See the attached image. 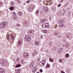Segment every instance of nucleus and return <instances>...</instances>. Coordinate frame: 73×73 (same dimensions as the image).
Listing matches in <instances>:
<instances>
[{"instance_id": "obj_1", "label": "nucleus", "mask_w": 73, "mask_h": 73, "mask_svg": "<svg viewBox=\"0 0 73 73\" xmlns=\"http://www.w3.org/2000/svg\"><path fill=\"white\" fill-rule=\"evenodd\" d=\"M10 35L11 36V40L13 42L14 41V40H15V36L13 34H11L10 35L9 34H7V39L8 40H11V37H10Z\"/></svg>"}, {"instance_id": "obj_2", "label": "nucleus", "mask_w": 73, "mask_h": 73, "mask_svg": "<svg viewBox=\"0 0 73 73\" xmlns=\"http://www.w3.org/2000/svg\"><path fill=\"white\" fill-rule=\"evenodd\" d=\"M8 25V23L6 21H3L0 24V27L1 28H4L5 27Z\"/></svg>"}, {"instance_id": "obj_3", "label": "nucleus", "mask_w": 73, "mask_h": 73, "mask_svg": "<svg viewBox=\"0 0 73 73\" xmlns=\"http://www.w3.org/2000/svg\"><path fill=\"white\" fill-rule=\"evenodd\" d=\"M0 62L1 63V65L2 66H4L7 64V62L3 58H1L0 60Z\"/></svg>"}, {"instance_id": "obj_4", "label": "nucleus", "mask_w": 73, "mask_h": 73, "mask_svg": "<svg viewBox=\"0 0 73 73\" xmlns=\"http://www.w3.org/2000/svg\"><path fill=\"white\" fill-rule=\"evenodd\" d=\"M45 62H46V60L43 59L39 62V65L40 66H43L45 65Z\"/></svg>"}, {"instance_id": "obj_5", "label": "nucleus", "mask_w": 73, "mask_h": 73, "mask_svg": "<svg viewBox=\"0 0 73 73\" xmlns=\"http://www.w3.org/2000/svg\"><path fill=\"white\" fill-rule=\"evenodd\" d=\"M25 40L26 41H30L31 40V37L29 35H27L25 36Z\"/></svg>"}, {"instance_id": "obj_6", "label": "nucleus", "mask_w": 73, "mask_h": 73, "mask_svg": "<svg viewBox=\"0 0 73 73\" xmlns=\"http://www.w3.org/2000/svg\"><path fill=\"white\" fill-rule=\"evenodd\" d=\"M42 26L43 28H50V26L48 25V23H47L43 24Z\"/></svg>"}, {"instance_id": "obj_7", "label": "nucleus", "mask_w": 73, "mask_h": 73, "mask_svg": "<svg viewBox=\"0 0 73 73\" xmlns=\"http://www.w3.org/2000/svg\"><path fill=\"white\" fill-rule=\"evenodd\" d=\"M23 38H21L20 39H19L18 41V43H17V46H19V45H21V44L23 42Z\"/></svg>"}, {"instance_id": "obj_8", "label": "nucleus", "mask_w": 73, "mask_h": 73, "mask_svg": "<svg viewBox=\"0 0 73 73\" xmlns=\"http://www.w3.org/2000/svg\"><path fill=\"white\" fill-rule=\"evenodd\" d=\"M37 67L36 66H35L31 69V70L33 73H35L37 71Z\"/></svg>"}, {"instance_id": "obj_9", "label": "nucleus", "mask_w": 73, "mask_h": 73, "mask_svg": "<svg viewBox=\"0 0 73 73\" xmlns=\"http://www.w3.org/2000/svg\"><path fill=\"white\" fill-rule=\"evenodd\" d=\"M38 54V52L37 51H34V52L33 54V56H37V55Z\"/></svg>"}, {"instance_id": "obj_10", "label": "nucleus", "mask_w": 73, "mask_h": 73, "mask_svg": "<svg viewBox=\"0 0 73 73\" xmlns=\"http://www.w3.org/2000/svg\"><path fill=\"white\" fill-rule=\"evenodd\" d=\"M64 22V21L63 19H60L58 21V23L59 24H61Z\"/></svg>"}, {"instance_id": "obj_11", "label": "nucleus", "mask_w": 73, "mask_h": 73, "mask_svg": "<svg viewBox=\"0 0 73 73\" xmlns=\"http://www.w3.org/2000/svg\"><path fill=\"white\" fill-rule=\"evenodd\" d=\"M35 65V61H33L30 64V68H32Z\"/></svg>"}, {"instance_id": "obj_12", "label": "nucleus", "mask_w": 73, "mask_h": 73, "mask_svg": "<svg viewBox=\"0 0 73 73\" xmlns=\"http://www.w3.org/2000/svg\"><path fill=\"white\" fill-rule=\"evenodd\" d=\"M44 10L45 12H48V8L46 7H44Z\"/></svg>"}, {"instance_id": "obj_13", "label": "nucleus", "mask_w": 73, "mask_h": 73, "mask_svg": "<svg viewBox=\"0 0 73 73\" xmlns=\"http://www.w3.org/2000/svg\"><path fill=\"white\" fill-rule=\"evenodd\" d=\"M58 13L59 15H62V16H64V15H65V13H62L61 11L60 10L58 12Z\"/></svg>"}, {"instance_id": "obj_14", "label": "nucleus", "mask_w": 73, "mask_h": 73, "mask_svg": "<svg viewBox=\"0 0 73 73\" xmlns=\"http://www.w3.org/2000/svg\"><path fill=\"white\" fill-rule=\"evenodd\" d=\"M70 46V44H69V43L68 42H66L65 44V47L66 48H69Z\"/></svg>"}, {"instance_id": "obj_15", "label": "nucleus", "mask_w": 73, "mask_h": 73, "mask_svg": "<svg viewBox=\"0 0 73 73\" xmlns=\"http://www.w3.org/2000/svg\"><path fill=\"white\" fill-rule=\"evenodd\" d=\"M24 56L25 57V58H27L29 56V54H28V53L25 52L24 54Z\"/></svg>"}, {"instance_id": "obj_16", "label": "nucleus", "mask_w": 73, "mask_h": 73, "mask_svg": "<svg viewBox=\"0 0 73 73\" xmlns=\"http://www.w3.org/2000/svg\"><path fill=\"white\" fill-rule=\"evenodd\" d=\"M71 36L72 35H71V34H70V33H68L67 35V37L68 38H70Z\"/></svg>"}, {"instance_id": "obj_17", "label": "nucleus", "mask_w": 73, "mask_h": 73, "mask_svg": "<svg viewBox=\"0 0 73 73\" xmlns=\"http://www.w3.org/2000/svg\"><path fill=\"white\" fill-rule=\"evenodd\" d=\"M53 32H54L53 33V34H54V35H58V32H57V31H55V30H54L53 31Z\"/></svg>"}, {"instance_id": "obj_18", "label": "nucleus", "mask_w": 73, "mask_h": 73, "mask_svg": "<svg viewBox=\"0 0 73 73\" xmlns=\"http://www.w3.org/2000/svg\"><path fill=\"white\" fill-rule=\"evenodd\" d=\"M0 72L1 73H4L5 72V70H4V69L1 68L0 69Z\"/></svg>"}, {"instance_id": "obj_19", "label": "nucleus", "mask_w": 73, "mask_h": 73, "mask_svg": "<svg viewBox=\"0 0 73 73\" xmlns=\"http://www.w3.org/2000/svg\"><path fill=\"white\" fill-rule=\"evenodd\" d=\"M35 44L36 46H38L39 45V42L38 41H36L35 42Z\"/></svg>"}, {"instance_id": "obj_20", "label": "nucleus", "mask_w": 73, "mask_h": 73, "mask_svg": "<svg viewBox=\"0 0 73 73\" xmlns=\"http://www.w3.org/2000/svg\"><path fill=\"white\" fill-rule=\"evenodd\" d=\"M21 69H19L17 70H16L15 71H16V73H20L21 72Z\"/></svg>"}, {"instance_id": "obj_21", "label": "nucleus", "mask_w": 73, "mask_h": 73, "mask_svg": "<svg viewBox=\"0 0 73 73\" xmlns=\"http://www.w3.org/2000/svg\"><path fill=\"white\" fill-rule=\"evenodd\" d=\"M33 11V6H31L29 8V12H32Z\"/></svg>"}, {"instance_id": "obj_22", "label": "nucleus", "mask_w": 73, "mask_h": 73, "mask_svg": "<svg viewBox=\"0 0 73 73\" xmlns=\"http://www.w3.org/2000/svg\"><path fill=\"white\" fill-rule=\"evenodd\" d=\"M58 26L59 27H64L65 26V24L62 23L60 24Z\"/></svg>"}, {"instance_id": "obj_23", "label": "nucleus", "mask_w": 73, "mask_h": 73, "mask_svg": "<svg viewBox=\"0 0 73 73\" xmlns=\"http://www.w3.org/2000/svg\"><path fill=\"white\" fill-rule=\"evenodd\" d=\"M34 32L35 31H34V30H31L28 31V33L29 34H30V33L33 34V33H34Z\"/></svg>"}, {"instance_id": "obj_24", "label": "nucleus", "mask_w": 73, "mask_h": 73, "mask_svg": "<svg viewBox=\"0 0 73 73\" xmlns=\"http://www.w3.org/2000/svg\"><path fill=\"white\" fill-rule=\"evenodd\" d=\"M48 44L50 46H53V42L52 41H50L49 43Z\"/></svg>"}, {"instance_id": "obj_25", "label": "nucleus", "mask_w": 73, "mask_h": 73, "mask_svg": "<svg viewBox=\"0 0 73 73\" xmlns=\"http://www.w3.org/2000/svg\"><path fill=\"white\" fill-rule=\"evenodd\" d=\"M18 15L20 16H23V13L22 12H19L18 13Z\"/></svg>"}, {"instance_id": "obj_26", "label": "nucleus", "mask_w": 73, "mask_h": 73, "mask_svg": "<svg viewBox=\"0 0 73 73\" xmlns=\"http://www.w3.org/2000/svg\"><path fill=\"white\" fill-rule=\"evenodd\" d=\"M39 13V11L37 9L36 10L35 12V15H36V16H38V14Z\"/></svg>"}, {"instance_id": "obj_27", "label": "nucleus", "mask_w": 73, "mask_h": 73, "mask_svg": "<svg viewBox=\"0 0 73 73\" xmlns=\"http://www.w3.org/2000/svg\"><path fill=\"white\" fill-rule=\"evenodd\" d=\"M49 61H50V62H53L54 61V59H53V58H49Z\"/></svg>"}, {"instance_id": "obj_28", "label": "nucleus", "mask_w": 73, "mask_h": 73, "mask_svg": "<svg viewBox=\"0 0 73 73\" xmlns=\"http://www.w3.org/2000/svg\"><path fill=\"white\" fill-rule=\"evenodd\" d=\"M59 52H62L63 50V48H59L58 50Z\"/></svg>"}, {"instance_id": "obj_29", "label": "nucleus", "mask_w": 73, "mask_h": 73, "mask_svg": "<svg viewBox=\"0 0 73 73\" xmlns=\"http://www.w3.org/2000/svg\"><path fill=\"white\" fill-rule=\"evenodd\" d=\"M21 63L22 64H25V60L24 59H22L21 60Z\"/></svg>"}, {"instance_id": "obj_30", "label": "nucleus", "mask_w": 73, "mask_h": 73, "mask_svg": "<svg viewBox=\"0 0 73 73\" xmlns=\"http://www.w3.org/2000/svg\"><path fill=\"white\" fill-rule=\"evenodd\" d=\"M15 9V8H14V7L13 6L11 7L10 8V9L11 10V11H13V10Z\"/></svg>"}, {"instance_id": "obj_31", "label": "nucleus", "mask_w": 73, "mask_h": 73, "mask_svg": "<svg viewBox=\"0 0 73 73\" xmlns=\"http://www.w3.org/2000/svg\"><path fill=\"white\" fill-rule=\"evenodd\" d=\"M45 21V19H42L41 21V23H44Z\"/></svg>"}, {"instance_id": "obj_32", "label": "nucleus", "mask_w": 73, "mask_h": 73, "mask_svg": "<svg viewBox=\"0 0 73 73\" xmlns=\"http://www.w3.org/2000/svg\"><path fill=\"white\" fill-rule=\"evenodd\" d=\"M50 68V64H47L46 68Z\"/></svg>"}, {"instance_id": "obj_33", "label": "nucleus", "mask_w": 73, "mask_h": 73, "mask_svg": "<svg viewBox=\"0 0 73 73\" xmlns=\"http://www.w3.org/2000/svg\"><path fill=\"white\" fill-rule=\"evenodd\" d=\"M21 66V65H20V64H18L16 66V67L17 68H19V67H20Z\"/></svg>"}, {"instance_id": "obj_34", "label": "nucleus", "mask_w": 73, "mask_h": 73, "mask_svg": "<svg viewBox=\"0 0 73 73\" xmlns=\"http://www.w3.org/2000/svg\"><path fill=\"white\" fill-rule=\"evenodd\" d=\"M69 56V54H67L65 55V57L66 58H68Z\"/></svg>"}, {"instance_id": "obj_35", "label": "nucleus", "mask_w": 73, "mask_h": 73, "mask_svg": "<svg viewBox=\"0 0 73 73\" xmlns=\"http://www.w3.org/2000/svg\"><path fill=\"white\" fill-rule=\"evenodd\" d=\"M20 58L19 57H18L17 58V62H19V61H20Z\"/></svg>"}, {"instance_id": "obj_36", "label": "nucleus", "mask_w": 73, "mask_h": 73, "mask_svg": "<svg viewBox=\"0 0 73 73\" xmlns=\"http://www.w3.org/2000/svg\"><path fill=\"white\" fill-rule=\"evenodd\" d=\"M68 15L69 17H70V16H71V13H70L69 12L68 13Z\"/></svg>"}, {"instance_id": "obj_37", "label": "nucleus", "mask_w": 73, "mask_h": 73, "mask_svg": "<svg viewBox=\"0 0 73 73\" xmlns=\"http://www.w3.org/2000/svg\"><path fill=\"white\" fill-rule=\"evenodd\" d=\"M43 32L44 33H46L47 32V31L46 30H44L43 31Z\"/></svg>"}, {"instance_id": "obj_38", "label": "nucleus", "mask_w": 73, "mask_h": 73, "mask_svg": "<svg viewBox=\"0 0 73 73\" xmlns=\"http://www.w3.org/2000/svg\"><path fill=\"white\" fill-rule=\"evenodd\" d=\"M68 3H65V4L64 6L65 7H67V6H68Z\"/></svg>"}, {"instance_id": "obj_39", "label": "nucleus", "mask_w": 73, "mask_h": 73, "mask_svg": "<svg viewBox=\"0 0 73 73\" xmlns=\"http://www.w3.org/2000/svg\"><path fill=\"white\" fill-rule=\"evenodd\" d=\"M13 14L14 16H16V15H17V13H15V12H13Z\"/></svg>"}, {"instance_id": "obj_40", "label": "nucleus", "mask_w": 73, "mask_h": 73, "mask_svg": "<svg viewBox=\"0 0 73 73\" xmlns=\"http://www.w3.org/2000/svg\"><path fill=\"white\" fill-rule=\"evenodd\" d=\"M16 25L17 27H18L20 26V25L19 23H17Z\"/></svg>"}, {"instance_id": "obj_41", "label": "nucleus", "mask_w": 73, "mask_h": 73, "mask_svg": "<svg viewBox=\"0 0 73 73\" xmlns=\"http://www.w3.org/2000/svg\"><path fill=\"white\" fill-rule=\"evenodd\" d=\"M59 61L60 62H62V60L61 59H59Z\"/></svg>"}, {"instance_id": "obj_42", "label": "nucleus", "mask_w": 73, "mask_h": 73, "mask_svg": "<svg viewBox=\"0 0 73 73\" xmlns=\"http://www.w3.org/2000/svg\"><path fill=\"white\" fill-rule=\"evenodd\" d=\"M17 1L18 3H21V0H17Z\"/></svg>"}, {"instance_id": "obj_43", "label": "nucleus", "mask_w": 73, "mask_h": 73, "mask_svg": "<svg viewBox=\"0 0 73 73\" xmlns=\"http://www.w3.org/2000/svg\"><path fill=\"white\" fill-rule=\"evenodd\" d=\"M58 38H61L62 36L61 35H59L58 36Z\"/></svg>"}, {"instance_id": "obj_44", "label": "nucleus", "mask_w": 73, "mask_h": 73, "mask_svg": "<svg viewBox=\"0 0 73 73\" xmlns=\"http://www.w3.org/2000/svg\"><path fill=\"white\" fill-rule=\"evenodd\" d=\"M11 5H15V3H14V2H12L11 3Z\"/></svg>"}, {"instance_id": "obj_45", "label": "nucleus", "mask_w": 73, "mask_h": 73, "mask_svg": "<svg viewBox=\"0 0 73 73\" xmlns=\"http://www.w3.org/2000/svg\"><path fill=\"white\" fill-rule=\"evenodd\" d=\"M63 42H65V41H66V39H65V38H63Z\"/></svg>"}, {"instance_id": "obj_46", "label": "nucleus", "mask_w": 73, "mask_h": 73, "mask_svg": "<svg viewBox=\"0 0 73 73\" xmlns=\"http://www.w3.org/2000/svg\"><path fill=\"white\" fill-rule=\"evenodd\" d=\"M40 37H41V38H42H42H44L43 35H41Z\"/></svg>"}, {"instance_id": "obj_47", "label": "nucleus", "mask_w": 73, "mask_h": 73, "mask_svg": "<svg viewBox=\"0 0 73 73\" xmlns=\"http://www.w3.org/2000/svg\"><path fill=\"white\" fill-rule=\"evenodd\" d=\"M3 3L2 2H0V5H3Z\"/></svg>"}, {"instance_id": "obj_48", "label": "nucleus", "mask_w": 73, "mask_h": 73, "mask_svg": "<svg viewBox=\"0 0 73 73\" xmlns=\"http://www.w3.org/2000/svg\"><path fill=\"white\" fill-rule=\"evenodd\" d=\"M26 3H30V1L29 0L27 1H26Z\"/></svg>"}, {"instance_id": "obj_49", "label": "nucleus", "mask_w": 73, "mask_h": 73, "mask_svg": "<svg viewBox=\"0 0 73 73\" xmlns=\"http://www.w3.org/2000/svg\"><path fill=\"white\" fill-rule=\"evenodd\" d=\"M61 5V4H59L58 5V7H60Z\"/></svg>"}, {"instance_id": "obj_50", "label": "nucleus", "mask_w": 73, "mask_h": 73, "mask_svg": "<svg viewBox=\"0 0 73 73\" xmlns=\"http://www.w3.org/2000/svg\"><path fill=\"white\" fill-rule=\"evenodd\" d=\"M43 70H42V69H40V72H41V73H42V72H43Z\"/></svg>"}, {"instance_id": "obj_51", "label": "nucleus", "mask_w": 73, "mask_h": 73, "mask_svg": "<svg viewBox=\"0 0 73 73\" xmlns=\"http://www.w3.org/2000/svg\"><path fill=\"white\" fill-rule=\"evenodd\" d=\"M64 13H66V11H65V10H64Z\"/></svg>"}, {"instance_id": "obj_52", "label": "nucleus", "mask_w": 73, "mask_h": 73, "mask_svg": "<svg viewBox=\"0 0 73 73\" xmlns=\"http://www.w3.org/2000/svg\"><path fill=\"white\" fill-rule=\"evenodd\" d=\"M38 61H40V58H38Z\"/></svg>"}, {"instance_id": "obj_53", "label": "nucleus", "mask_w": 73, "mask_h": 73, "mask_svg": "<svg viewBox=\"0 0 73 73\" xmlns=\"http://www.w3.org/2000/svg\"><path fill=\"white\" fill-rule=\"evenodd\" d=\"M64 0H60V2L62 3Z\"/></svg>"}, {"instance_id": "obj_54", "label": "nucleus", "mask_w": 73, "mask_h": 73, "mask_svg": "<svg viewBox=\"0 0 73 73\" xmlns=\"http://www.w3.org/2000/svg\"><path fill=\"white\" fill-rule=\"evenodd\" d=\"M54 50H56V47H54Z\"/></svg>"}, {"instance_id": "obj_55", "label": "nucleus", "mask_w": 73, "mask_h": 73, "mask_svg": "<svg viewBox=\"0 0 73 73\" xmlns=\"http://www.w3.org/2000/svg\"><path fill=\"white\" fill-rule=\"evenodd\" d=\"M61 73H65V72H64L63 71H61Z\"/></svg>"}, {"instance_id": "obj_56", "label": "nucleus", "mask_w": 73, "mask_h": 73, "mask_svg": "<svg viewBox=\"0 0 73 73\" xmlns=\"http://www.w3.org/2000/svg\"><path fill=\"white\" fill-rule=\"evenodd\" d=\"M67 10H69V9H70L68 7H67Z\"/></svg>"}, {"instance_id": "obj_57", "label": "nucleus", "mask_w": 73, "mask_h": 73, "mask_svg": "<svg viewBox=\"0 0 73 73\" xmlns=\"http://www.w3.org/2000/svg\"><path fill=\"white\" fill-rule=\"evenodd\" d=\"M65 46V45H64V44H62V46L64 47V46Z\"/></svg>"}, {"instance_id": "obj_58", "label": "nucleus", "mask_w": 73, "mask_h": 73, "mask_svg": "<svg viewBox=\"0 0 73 73\" xmlns=\"http://www.w3.org/2000/svg\"><path fill=\"white\" fill-rule=\"evenodd\" d=\"M49 3H50V4H51V3H50V2H49Z\"/></svg>"}, {"instance_id": "obj_59", "label": "nucleus", "mask_w": 73, "mask_h": 73, "mask_svg": "<svg viewBox=\"0 0 73 73\" xmlns=\"http://www.w3.org/2000/svg\"><path fill=\"white\" fill-rule=\"evenodd\" d=\"M37 73H40V72H37Z\"/></svg>"}, {"instance_id": "obj_60", "label": "nucleus", "mask_w": 73, "mask_h": 73, "mask_svg": "<svg viewBox=\"0 0 73 73\" xmlns=\"http://www.w3.org/2000/svg\"><path fill=\"white\" fill-rule=\"evenodd\" d=\"M24 4H25V5L26 4V3H24Z\"/></svg>"}, {"instance_id": "obj_61", "label": "nucleus", "mask_w": 73, "mask_h": 73, "mask_svg": "<svg viewBox=\"0 0 73 73\" xmlns=\"http://www.w3.org/2000/svg\"><path fill=\"white\" fill-rule=\"evenodd\" d=\"M15 62V64L16 63V62Z\"/></svg>"}, {"instance_id": "obj_62", "label": "nucleus", "mask_w": 73, "mask_h": 73, "mask_svg": "<svg viewBox=\"0 0 73 73\" xmlns=\"http://www.w3.org/2000/svg\"><path fill=\"white\" fill-rule=\"evenodd\" d=\"M14 59H15V58H14Z\"/></svg>"}]
</instances>
